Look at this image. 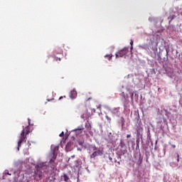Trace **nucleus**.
Segmentation results:
<instances>
[{"instance_id":"15","label":"nucleus","mask_w":182,"mask_h":182,"mask_svg":"<svg viewBox=\"0 0 182 182\" xmlns=\"http://www.w3.org/2000/svg\"><path fill=\"white\" fill-rule=\"evenodd\" d=\"M63 97H66V96L64 95V96L60 97H59V100H62V99H63Z\"/></svg>"},{"instance_id":"9","label":"nucleus","mask_w":182,"mask_h":182,"mask_svg":"<svg viewBox=\"0 0 182 182\" xmlns=\"http://www.w3.org/2000/svg\"><path fill=\"white\" fill-rule=\"evenodd\" d=\"M55 160H56V156L53 154V157L50 160L49 163L50 164L55 163Z\"/></svg>"},{"instance_id":"7","label":"nucleus","mask_w":182,"mask_h":182,"mask_svg":"<svg viewBox=\"0 0 182 182\" xmlns=\"http://www.w3.org/2000/svg\"><path fill=\"white\" fill-rule=\"evenodd\" d=\"M119 146L122 149L126 148V144H124V141H123V140L120 141Z\"/></svg>"},{"instance_id":"21","label":"nucleus","mask_w":182,"mask_h":182,"mask_svg":"<svg viewBox=\"0 0 182 182\" xmlns=\"http://www.w3.org/2000/svg\"><path fill=\"white\" fill-rule=\"evenodd\" d=\"M172 147H173V149H176V145H172Z\"/></svg>"},{"instance_id":"8","label":"nucleus","mask_w":182,"mask_h":182,"mask_svg":"<svg viewBox=\"0 0 182 182\" xmlns=\"http://www.w3.org/2000/svg\"><path fill=\"white\" fill-rule=\"evenodd\" d=\"M63 178H64V181L68 182L69 180V176H68V175L66 173H64Z\"/></svg>"},{"instance_id":"3","label":"nucleus","mask_w":182,"mask_h":182,"mask_svg":"<svg viewBox=\"0 0 182 182\" xmlns=\"http://www.w3.org/2000/svg\"><path fill=\"white\" fill-rule=\"evenodd\" d=\"M85 129V128H83V126H80L78 127L77 129H75L74 130H73V132H75V134L77 136H79V134H82V133H83V130Z\"/></svg>"},{"instance_id":"17","label":"nucleus","mask_w":182,"mask_h":182,"mask_svg":"<svg viewBox=\"0 0 182 182\" xmlns=\"http://www.w3.org/2000/svg\"><path fill=\"white\" fill-rule=\"evenodd\" d=\"M122 122L124 123V118L122 117Z\"/></svg>"},{"instance_id":"2","label":"nucleus","mask_w":182,"mask_h":182,"mask_svg":"<svg viewBox=\"0 0 182 182\" xmlns=\"http://www.w3.org/2000/svg\"><path fill=\"white\" fill-rule=\"evenodd\" d=\"M31 124V122L28 119V124L27 126H23V130L21 131V133L20 134L19 136V139L18 141V147H17V150L18 151H19V148L21 147V146H22V144L23 143H26V136H28V134H29L31 133V129H29V126Z\"/></svg>"},{"instance_id":"19","label":"nucleus","mask_w":182,"mask_h":182,"mask_svg":"<svg viewBox=\"0 0 182 182\" xmlns=\"http://www.w3.org/2000/svg\"><path fill=\"white\" fill-rule=\"evenodd\" d=\"M55 60H59V61H60V58H57L55 59Z\"/></svg>"},{"instance_id":"22","label":"nucleus","mask_w":182,"mask_h":182,"mask_svg":"<svg viewBox=\"0 0 182 182\" xmlns=\"http://www.w3.org/2000/svg\"><path fill=\"white\" fill-rule=\"evenodd\" d=\"M94 150H97V148H96V147H95V148H94Z\"/></svg>"},{"instance_id":"20","label":"nucleus","mask_w":182,"mask_h":182,"mask_svg":"<svg viewBox=\"0 0 182 182\" xmlns=\"http://www.w3.org/2000/svg\"><path fill=\"white\" fill-rule=\"evenodd\" d=\"M109 159L110 160V161H112V160H113V159H112V157H109Z\"/></svg>"},{"instance_id":"4","label":"nucleus","mask_w":182,"mask_h":182,"mask_svg":"<svg viewBox=\"0 0 182 182\" xmlns=\"http://www.w3.org/2000/svg\"><path fill=\"white\" fill-rule=\"evenodd\" d=\"M103 155V151L97 150L92 153V154L90 155V159H95V157H97V156H102Z\"/></svg>"},{"instance_id":"13","label":"nucleus","mask_w":182,"mask_h":182,"mask_svg":"<svg viewBox=\"0 0 182 182\" xmlns=\"http://www.w3.org/2000/svg\"><path fill=\"white\" fill-rule=\"evenodd\" d=\"M176 157H177V161L178 163V161H180V155L178 154H177Z\"/></svg>"},{"instance_id":"18","label":"nucleus","mask_w":182,"mask_h":182,"mask_svg":"<svg viewBox=\"0 0 182 182\" xmlns=\"http://www.w3.org/2000/svg\"><path fill=\"white\" fill-rule=\"evenodd\" d=\"M130 50H131V53H132V50H133V46L130 47Z\"/></svg>"},{"instance_id":"6","label":"nucleus","mask_w":182,"mask_h":182,"mask_svg":"<svg viewBox=\"0 0 182 182\" xmlns=\"http://www.w3.org/2000/svg\"><path fill=\"white\" fill-rule=\"evenodd\" d=\"M76 96H77V92H76V90H72L70 93V97L71 99H75Z\"/></svg>"},{"instance_id":"1","label":"nucleus","mask_w":182,"mask_h":182,"mask_svg":"<svg viewBox=\"0 0 182 182\" xmlns=\"http://www.w3.org/2000/svg\"><path fill=\"white\" fill-rule=\"evenodd\" d=\"M46 171H48V166L45 165V164L42 163L36 165L33 174L34 180L39 181L43 177V173H46Z\"/></svg>"},{"instance_id":"14","label":"nucleus","mask_w":182,"mask_h":182,"mask_svg":"<svg viewBox=\"0 0 182 182\" xmlns=\"http://www.w3.org/2000/svg\"><path fill=\"white\" fill-rule=\"evenodd\" d=\"M134 96V92L131 93V99H132V100H133Z\"/></svg>"},{"instance_id":"5","label":"nucleus","mask_w":182,"mask_h":182,"mask_svg":"<svg viewBox=\"0 0 182 182\" xmlns=\"http://www.w3.org/2000/svg\"><path fill=\"white\" fill-rule=\"evenodd\" d=\"M127 49L124 48V50H121L119 53L116 54V58H123V55L127 54Z\"/></svg>"},{"instance_id":"23","label":"nucleus","mask_w":182,"mask_h":182,"mask_svg":"<svg viewBox=\"0 0 182 182\" xmlns=\"http://www.w3.org/2000/svg\"><path fill=\"white\" fill-rule=\"evenodd\" d=\"M117 164H118L119 165H120V161H118Z\"/></svg>"},{"instance_id":"11","label":"nucleus","mask_w":182,"mask_h":182,"mask_svg":"<svg viewBox=\"0 0 182 182\" xmlns=\"http://www.w3.org/2000/svg\"><path fill=\"white\" fill-rule=\"evenodd\" d=\"M105 58H108L109 60H110V59H112V55H107Z\"/></svg>"},{"instance_id":"12","label":"nucleus","mask_w":182,"mask_h":182,"mask_svg":"<svg viewBox=\"0 0 182 182\" xmlns=\"http://www.w3.org/2000/svg\"><path fill=\"white\" fill-rule=\"evenodd\" d=\"M63 136H65V132H62L59 134V136H60V137H63Z\"/></svg>"},{"instance_id":"16","label":"nucleus","mask_w":182,"mask_h":182,"mask_svg":"<svg viewBox=\"0 0 182 182\" xmlns=\"http://www.w3.org/2000/svg\"><path fill=\"white\" fill-rule=\"evenodd\" d=\"M129 137H132V135L131 134H127V139H129Z\"/></svg>"},{"instance_id":"10","label":"nucleus","mask_w":182,"mask_h":182,"mask_svg":"<svg viewBox=\"0 0 182 182\" xmlns=\"http://www.w3.org/2000/svg\"><path fill=\"white\" fill-rule=\"evenodd\" d=\"M105 117H106L107 122H109V123H110V122H112V118H110L109 116L106 115Z\"/></svg>"}]
</instances>
